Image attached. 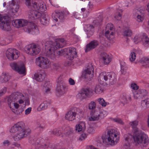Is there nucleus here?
<instances>
[{
    "label": "nucleus",
    "mask_w": 149,
    "mask_h": 149,
    "mask_svg": "<svg viewBox=\"0 0 149 149\" xmlns=\"http://www.w3.org/2000/svg\"><path fill=\"white\" fill-rule=\"evenodd\" d=\"M107 136L103 134L101 137L97 139V143L99 144L114 146L118 142L119 139V133L115 129H109L107 131Z\"/></svg>",
    "instance_id": "1"
},
{
    "label": "nucleus",
    "mask_w": 149,
    "mask_h": 149,
    "mask_svg": "<svg viewBox=\"0 0 149 149\" xmlns=\"http://www.w3.org/2000/svg\"><path fill=\"white\" fill-rule=\"evenodd\" d=\"M25 125L22 122H18L13 126L10 130V132L12 133L16 132V134L14 137L15 141L19 140L26 137L28 133L31 132L29 129L26 130Z\"/></svg>",
    "instance_id": "2"
},
{
    "label": "nucleus",
    "mask_w": 149,
    "mask_h": 149,
    "mask_svg": "<svg viewBox=\"0 0 149 149\" xmlns=\"http://www.w3.org/2000/svg\"><path fill=\"white\" fill-rule=\"evenodd\" d=\"M45 46L47 50V55H54L55 50L60 48L63 47L66 45V42L64 39L58 38L56 40L55 42L53 43L52 41L48 42Z\"/></svg>",
    "instance_id": "3"
},
{
    "label": "nucleus",
    "mask_w": 149,
    "mask_h": 149,
    "mask_svg": "<svg viewBox=\"0 0 149 149\" xmlns=\"http://www.w3.org/2000/svg\"><path fill=\"white\" fill-rule=\"evenodd\" d=\"M133 139L134 143L137 146L142 145L143 146H146L148 144V136L140 132L137 130L134 133Z\"/></svg>",
    "instance_id": "4"
},
{
    "label": "nucleus",
    "mask_w": 149,
    "mask_h": 149,
    "mask_svg": "<svg viewBox=\"0 0 149 149\" xmlns=\"http://www.w3.org/2000/svg\"><path fill=\"white\" fill-rule=\"evenodd\" d=\"M41 50L40 46L34 43L27 45L25 48L26 53L31 56H35L38 55L40 52Z\"/></svg>",
    "instance_id": "5"
},
{
    "label": "nucleus",
    "mask_w": 149,
    "mask_h": 149,
    "mask_svg": "<svg viewBox=\"0 0 149 149\" xmlns=\"http://www.w3.org/2000/svg\"><path fill=\"white\" fill-rule=\"evenodd\" d=\"M59 55H66L69 59L73 60L74 57H75L77 55V52L76 49L74 48H69L61 49L58 52Z\"/></svg>",
    "instance_id": "6"
},
{
    "label": "nucleus",
    "mask_w": 149,
    "mask_h": 149,
    "mask_svg": "<svg viewBox=\"0 0 149 149\" xmlns=\"http://www.w3.org/2000/svg\"><path fill=\"white\" fill-rule=\"evenodd\" d=\"M36 63L40 67L44 69L49 68L51 66V62L47 58L42 56L37 58Z\"/></svg>",
    "instance_id": "7"
},
{
    "label": "nucleus",
    "mask_w": 149,
    "mask_h": 149,
    "mask_svg": "<svg viewBox=\"0 0 149 149\" xmlns=\"http://www.w3.org/2000/svg\"><path fill=\"white\" fill-rule=\"evenodd\" d=\"M105 35L107 38L112 40L115 37V29L114 26L111 23L108 24L106 27Z\"/></svg>",
    "instance_id": "8"
},
{
    "label": "nucleus",
    "mask_w": 149,
    "mask_h": 149,
    "mask_svg": "<svg viewBox=\"0 0 149 149\" xmlns=\"http://www.w3.org/2000/svg\"><path fill=\"white\" fill-rule=\"evenodd\" d=\"M20 55V52L16 49L9 48L6 52V55L10 60L12 61L17 59Z\"/></svg>",
    "instance_id": "9"
},
{
    "label": "nucleus",
    "mask_w": 149,
    "mask_h": 149,
    "mask_svg": "<svg viewBox=\"0 0 149 149\" xmlns=\"http://www.w3.org/2000/svg\"><path fill=\"white\" fill-rule=\"evenodd\" d=\"M94 76V68L93 65L90 64L87 66V69L83 72L82 77L84 79L90 80Z\"/></svg>",
    "instance_id": "10"
},
{
    "label": "nucleus",
    "mask_w": 149,
    "mask_h": 149,
    "mask_svg": "<svg viewBox=\"0 0 149 149\" xmlns=\"http://www.w3.org/2000/svg\"><path fill=\"white\" fill-rule=\"evenodd\" d=\"M31 6L35 10L42 12L45 11L46 9V5L42 1H32Z\"/></svg>",
    "instance_id": "11"
},
{
    "label": "nucleus",
    "mask_w": 149,
    "mask_h": 149,
    "mask_svg": "<svg viewBox=\"0 0 149 149\" xmlns=\"http://www.w3.org/2000/svg\"><path fill=\"white\" fill-rule=\"evenodd\" d=\"M11 66L13 69L18 72L19 74L24 75L26 74V68L25 65L23 63L17 65L16 63H13L11 64Z\"/></svg>",
    "instance_id": "12"
},
{
    "label": "nucleus",
    "mask_w": 149,
    "mask_h": 149,
    "mask_svg": "<svg viewBox=\"0 0 149 149\" xmlns=\"http://www.w3.org/2000/svg\"><path fill=\"white\" fill-rule=\"evenodd\" d=\"M112 78V73L106 72H101L98 77V81L100 84H103L104 83L108 80L111 81L113 79Z\"/></svg>",
    "instance_id": "13"
},
{
    "label": "nucleus",
    "mask_w": 149,
    "mask_h": 149,
    "mask_svg": "<svg viewBox=\"0 0 149 149\" xmlns=\"http://www.w3.org/2000/svg\"><path fill=\"white\" fill-rule=\"evenodd\" d=\"M10 22L8 17H6L4 20L0 21V27L4 30L8 31L10 29Z\"/></svg>",
    "instance_id": "14"
},
{
    "label": "nucleus",
    "mask_w": 149,
    "mask_h": 149,
    "mask_svg": "<svg viewBox=\"0 0 149 149\" xmlns=\"http://www.w3.org/2000/svg\"><path fill=\"white\" fill-rule=\"evenodd\" d=\"M99 45V42L97 40H94L91 42L86 46L85 50L86 52H88L95 48Z\"/></svg>",
    "instance_id": "15"
},
{
    "label": "nucleus",
    "mask_w": 149,
    "mask_h": 149,
    "mask_svg": "<svg viewBox=\"0 0 149 149\" xmlns=\"http://www.w3.org/2000/svg\"><path fill=\"white\" fill-rule=\"evenodd\" d=\"M76 115L77 113L72 109L67 113L66 114L65 118L66 120L72 121L75 119Z\"/></svg>",
    "instance_id": "16"
},
{
    "label": "nucleus",
    "mask_w": 149,
    "mask_h": 149,
    "mask_svg": "<svg viewBox=\"0 0 149 149\" xmlns=\"http://www.w3.org/2000/svg\"><path fill=\"white\" fill-rule=\"evenodd\" d=\"M27 23V21L24 19H17L13 22V25L16 27L19 28L25 26Z\"/></svg>",
    "instance_id": "17"
},
{
    "label": "nucleus",
    "mask_w": 149,
    "mask_h": 149,
    "mask_svg": "<svg viewBox=\"0 0 149 149\" xmlns=\"http://www.w3.org/2000/svg\"><path fill=\"white\" fill-rule=\"evenodd\" d=\"M101 60L105 65L109 64L111 62V58L110 56L105 53H103L101 54Z\"/></svg>",
    "instance_id": "18"
},
{
    "label": "nucleus",
    "mask_w": 149,
    "mask_h": 149,
    "mask_svg": "<svg viewBox=\"0 0 149 149\" xmlns=\"http://www.w3.org/2000/svg\"><path fill=\"white\" fill-rule=\"evenodd\" d=\"M91 93V91L88 88H84L82 90L81 93L79 94L81 98L83 99L87 97H89Z\"/></svg>",
    "instance_id": "19"
},
{
    "label": "nucleus",
    "mask_w": 149,
    "mask_h": 149,
    "mask_svg": "<svg viewBox=\"0 0 149 149\" xmlns=\"http://www.w3.org/2000/svg\"><path fill=\"white\" fill-rule=\"evenodd\" d=\"M28 14L29 17L31 19H36L39 17L41 13L37 10H31L29 11Z\"/></svg>",
    "instance_id": "20"
},
{
    "label": "nucleus",
    "mask_w": 149,
    "mask_h": 149,
    "mask_svg": "<svg viewBox=\"0 0 149 149\" xmlns=\"http://www.w3.org/2000/svg\"><path fill=\"white\" fill-rule=\"evenodd\" d=\"M131 97L126 94H124L121 96L120 102L123 105L127 104L129 101H131Z\"/></svg>",
    "instance_id": "21"
},
{
    "label": "nucleus",
    "mask_w": 149,
    "mask_h": 149,
    "mask_svg": "<svg viewBox=\"0 0 149 149\" xmlns=\"http://www.w3.org/2000/svg\"><path fill=\"white\" fill-rule=\"evenodd\" d=\"M46 76V74L44 71H40L34 75L36 79L38 81H42L43 80Z\"/></svg>",
    "instance_id": "22"
},
{
    "label": "nucleus",
    "mask_w": 149,
    "mask_h": 149,
    "mask_svg": "<svg viewBox=\"0 0 149 149\" xmlns=\"http://www.w3.org/2000/svg\"><path fill=\"white\" fill-rule=\"evenodd\" d=\"M66 87L63 83H58L56 91L60 94L64 93L65 91Z\"/></svg>",
    "instance_id": "23"
},
{
    "label": "nucleus",
    "mask_w": 149,
    "mask_h": 149,
    "mask_svg": "<svg viewBox=\"0 0 149 149\" xmlns=\"http://www.w3.org/2000/svg\"><path fill=\"white\" fill-rule=\"evenodd\" d=\"M101 115L100 113L94 111L91 114V116L89 118V120L91 121H95L98 120L100 118Z\"/></svg>",
    "instance_id": "24"
},
{
    "label": "nucleus",
    "mask_w": 149,
    "mask_h": 149,
    "mask_svg": "<svg viewBox=\"0 0 149 149\" xmlns=\"http://www.w3.org/2000/svg\"><path fill=\"white\" fill-rule=\"evenodd\" d=\"M27 29L26 31L30 33L32 31L36 29V25L33 22H27Z\"/></svg>",
    "instance_id": "25"
},
{
    "label": "nucleus",
    "mask_w": 149,
    "mask_h": 149,
    "mask_svg": "<svg viewBox=\"0 0 149 149\" xmlns=\"http://www.w3.org/2000/svg\"><path fill=\"white\" fill-rule=\"evenodd\" d=\"M94 28L93 25L90 24H88L85 26V28L87 31H88L87 35L89 37H90L93 34V32L92 29H93Z\"/></svg>",
    "instance_id": "26"
},
{
    "label": "nucleus",
    "mask_w": 149,
    "mask_h": 149,
    "mask_svg": "<svg viewBox=\"0 0 149 149\" xmlns=\"http://www.w3.org/2000/svg\"><path fill=\"white\" fill-rule=\"evenodd\" d=\"M144 14L143 13L139 12L136 14L134 18L139 22H142L144 19Z\"/></svg>",
    "instance_id": "27"
},
{
    "label": "nucleus",
    "mask_w": 149,
    "mask_h": 149,
    "mask_svg": "<svg viewBox=\"0 0 149 149\" xmlns=\"http://www.w3.org/2000/svg\"><path fill=\"white\" fill-rule=\"evenodd\" d=\"M49 104L47 102L45 101L43 103H41L40 106L37 108L38 111H40L47 109V106Z\"/></svg>",
    "instance_id": "28"
},
{
    "label": "nucleus",
    "mask_w": 149,
    "mask_h": 149,
    "mask_svg": "<svg viewBox=\"0 0 149 149\" xmlns=\"http://www.w3.org/2000/svg\"><path fill=\"white\" fill-rule=\"evenodd\" d=\"M63 129L61 128L54 130L52 133L54 135L58 136L61 135L62 136H63Z\"/></svg>",
    "instance_id": "29"
},
{
    "label": "nucleus",
    "mask_w": 149,
    "mask_h": 149,
    "mask_svg": "<svg viewBox=\"0 0 149 149\" xmlns=\"http://www.w3.org/2000/svg\"><path fill=\"white\" fill-rule=\"evenodd\" d=\"M85 127V123L84 122H81L76 126V130L78 132L81 131L83 129H84Z\"/></svg>",
    "instance_id": "30"
},
{
    "label": "nucleus",
    "mask_w": 149,
    "mask_h": 149,
    "mask_svg": "<svg viewBox=\"0 0 149 149\" xmlns=\"http://www.w3.org/2000/svg\"><path fill=\"white\" fill-rule=\"evenodd\" d=\"M48 18L47 15H42L40 19V22L43 25H47L48 22Z\"/></svg>",
    "instance_id": "31"
},
{
    "label": "nucleus",
    "mask_w": 149,
    "mask_h": 149,
    "mask_svg": "<svg viewBox=\"0 0 149 149\" xmlns=\"http://www.w3.org/2000/svg\"><path fill=\"white\" fill-rule=\"evenodd\" d=\"M143 91L141 90H139L135 91L134 94V98L137 99L141 96L142 95V92Z\"/></svg>",
    "instance_id": "32"
},
{
    "label": "nucleus",
    "mask_w": 149,
    "mask_h": 149,
    "mask_svg": "<svg viewBox=\"0 0 149 149\" xmlns=\"http://www.w3.org/2000/svg\"><path fill=\"white\" fill-rule=\"evenodd\" d=\"M103 91L104 90L102 86L97 85L96 86L95 91L96 93L100 94L103 92Z\"/></svg>",
    "instance_id": "33"
},
{
    "label": "nucleus",
    "mask_w": 149,
    "mask_h": 149,
    "mask_svg": "<svg viewBox=\"0 0 149 149\" xmlns=\"http://www.w3.org/2000/svg\"><path fill=\"white\" fill-rule=\"evenodd\" d=\"M141 41L145 44H149V39L145 34L141 36Z\"/></svg>",
    "instance_id": "34"
},
{
    "label": "nucleus",
    "mask_w": 149,
    "mask_h": 149,
    "mask_svg": "<svg viewBox=\"0 0 149 149\" xmlns=\"http://www.w3.org/2000/svg\"><path fill=\"white\" fill-rule=\"evenodd\" d=\"M122 11L121 10H117L115 15V18L117 20H120L121 19Z\"/></svg>",
    "instance_id": "35"
},
{
    "label": "nucleus",
    "mask_w": 149,
    "mask_h": 149,
    "mask_svg": "<svg viewBox=\"0 0 149 149\" xmlns=\"http://www.w3.org/2000/svg\"><path fill=\"white\" fill-rule=\"evenodd\" d=\"M10 42L9 40L7 38H0V44L1 45H6Z\"/></svg>",
    "instance_id": "36"
},
{
    "label": "nucleus",
    "mask_w": 149,
    "mask_h": 149,
    "mask_svg": "<svg viewBox=\"0 0 149 149\" xmlns=\"http://www.w3.org/2000/svg\"><path fill=\"white\" fill-rule=\"evenodd\" d=\"M96 104L94 101L91 102L88 104V109L90 110H93L96 107Z\"/></svg>",
    "instance_id": "37"
},
{
    "label": "nucleus",
    "mask_w": 149,
    "mask_h": 149,
    "mask_svg": "<svg viewBox=\"0 0 149 149\" xmlns=\"http://www.w3.org/2000/svg\"><path fill=\"white\" fill-rule=\"evenodd\" d=\"M63 136L64 135L65 136H69L72 133L71 131L68 127L65 128L64 129H63Z\"/></svg>",
    "instance_id": "38"
},
{
    "label": "nucleus",
    "mask_w": 149,
    "mask_h": 149,
    "mask_svg": "<svg viewBox=\"0 0 149 149\" xmlns=\"http://www.w3.org/2000/svg\"><path fill=\"white\" fill-rule=\"evenodd\" d=\"M69 14V13L68 11H63V12L59 13L60 16H59V18L60 19H62Z\"/></svg>",
    "instance_id": "39"
},
{
    "label": "nucleus",
    "mask_w": 149,
    "mask_h": 149,
    "mask_svg": "<svg viewBox=\"0 0 149 149\" xmlns=\"http://www.w3.org/2000/svg\"><path fill=\"white\" fill-rule=\"evenodd\" d=\"M138 122L136 121H134L130 122V125L132 126L133 128H135V131H136V130L137 129L136 128V127L138 125Z\"/></svg>",
    "instance_id": "40"
},
{
    "label": "nucleus",
    "mask_w": 149,
    "mask_h": 149,
    "mask_svg": "<svg viewBox=\"0 0 149 149\" xmlns=\"http://www.w3.org/2000/svg\"><path fill=\"white\" fill-rule=\"evenodd\" d=\"M1 77L3 78V79L5 82L8 81L10 78L9 76L5 73H2Z\"/></svg>",
    "instance_id": "41"
},
{
    "label": "nucleus",
    "mask_w": 149,
    "mask_h": 149,
    "mask_svg": "<svg viewBox=\"0 0 149 149\" xmlns=\"http://www.w3.org/2000/svg\"><path fill=\"white\" fill-rule=\"evenodd\" d=\"M134 40L135 43H138L141 41V36H136L134 37Z\"/></svg>",
    "instance_id": "42"
},
{
    "label": "nucleus",
    "mask_w": 149,
    "mask_h": 149,
    "mask_svg": "<svg viewBox=\"0 0 149 149\" xmlns=\"http://www.w3.org/2000/svg\"><path fill=\"white\" fill-rule=\"evenodd\" d=\"M13 95H11L10 97H9L8 99V103L10 109H11L12 106L13 105L14 102L15 101L12 100L11 98L13 97Z\"/></svg>",
    "instance_id": "43"
},
{
    "label": "nucleus",
    "mask_w": 149,
    "mask_h": 149,
    "mask_svg": "<svg viewBox=\"0 0 149 149\" xmlns=\"http://www.w3.org/2000/svg\"><path fill=\"white\" fill-rule=\"evenodd\" d=\"M98 101L99 104L103 107H105L107 105L106 102L103 98H99L98 99Z\"/></svg>",
    "instance_id": "44"
},
{
    "label": "nucleus",
    "mask_w": 149,
    "mask_h": 149,
    "mask_svg": "<svg viewBox=\"0 0 149 149\" xmlns=\"http://www.w3.org/2000/svg\"><path fill=\"white\" fill-rule=\"evenodd\" d=\"M136 54L134 52H132L130 54V61L132 62L134 61L136 59Z\"/></svg>",
    "instance_id": "45"
},
{
    "label": "nucleus",
    "mask_w": 149,
    "mask_h": 149,
    "mask_svg": "<svg viewBox=\"0 0 149 149\" xmlns=\"http://www.w3.org/2000/svg\"><path fill=\"white\" fill-rule=\"evenodd\" d=\"M132 34V31L130 29L126 30L123 33V35L126 36H131Z\"/></svg>",
    "instance_id": "46"
},
{
    "label": "nucleus",
    "mask_w": 149,
    "mask_h": 149,
    "mask_svg": "<svg viewBox=\"0 0 149 149\" xmlns=\"http://www.w3.org/2000/svg\"><path fill=\"white\" fill-rule=\"evenodd\" d=\"M131 136H132L130 134H129V136H128V137H125V141L127 142V144L125 145V146H126L127 147H128L129 146L130 144L128 142L129 141V140H130V138Z\"/></svg>",
    "instance_id": "47"
},
{
    "label": "nucleus",
    "mask_w": 149,
    "mask_h": 149,
    "mask_svg": "<svg viewBox=\"0 0 149 149\" xmlns=\"http://www.w3.org/2000/svg\"><path fill=\"white\" fill-rule=\"evenodd\" d=\"M142 62L146 63H149V56L148 57H143L142 59Z\"/></svg>",
    "instance_id": "48"
},
{
    "label": "nucleus",
    "mask_w": 149,
    "mask_h": 149,
    "mask_svg": "<svg viewBox=\"0 0 149 149\" xmlns=\"http://www.w3.org/2000/svg\"><path fill=\"white\" fill-rule=\"evenodd\" d=\"M142 103L145 104L147 107H149V98L143 101Z\"/></svg>",
    "instance_id": "49"
},
{
    "label": "nucleus",
    "mask_w": 149,
    "mask_h": 149,
    "mask_svg": "<svg viewBox=\"0 0 149 149\" xmlns=\"http://www.w3.org/2000/svg\"><path fill=\"white\" fill-rule=\"evenodd\" d=\"M113 120L115 122L122 125L124 123L122 120L120 118H115L113 119Z\"/></svg>",
    "instance_id": "50"
},
{
    "label": "nucleus",
    "mask_w": 149,
    "mask_h": 149,
    "mask_svg": "<svg viewBox=\"0 0 149 149\" xmlns=\"http://www.w3.org/2000/svg\"><path fill=\"white\" fill-rule=\"evenodd\" d=\"M131 87L132 89L137 90L139 88V86L135 83H132L131 85Z\"/></svg>",
    "instance_id": "51"
},
{
    "label": "nucleus",
    "mask_w": 149,
    "mask_h": 149,
    "mask_svg": "<svg viewBox=\"0 0 149 149\" xmlns=\"http://www.w3.org/2000/svg\"><path fill=\"white\" fill-rule=\"evenodd\" d=\"M86 135L84 133H82L79 139L81 140H84L86 137Z\"/></svg>",
    "instance_id": "52"
},
{
    "label": "nucleus",
    "mask_w": 149,
    "mask_h": 149,
    "mask_svg": "<svg viewBox=\"0 0 149 149\" xmlns=\"http://www.w3.org/2000/svg\"><path fill=\"white\" fill-rule=\"evenodd\" d=\"M74 111L77 113V114L79 113H81L82 112V111L79 108H75L73 109Z\"/></svg>",
    "instance_id": "53"
},
{
    "label": "nucleus",
    "mask_w": 149,
    "mask_h": 149,
    "mask_svg": "<svg viewBox=\"0 0 149 149\" xmlns=\"http://www.w3.org/2000/svg\"><path fill=\"white\" fill-rule=\"evenodd\" d=\"M6 91V88H4L2 90L0 91V96L4 94Z\"/></svg>",
    "instance_id": "54"
},
{
    "label": "nucleus",
    "mask_w": 149,
    "mask_h": 149,
    "mask_svg": "<svg viewBox=\"0 0 149 149\" xmlns=\"http://www.w3.org/2000/svg\"><path fill=\"white\" fill-rule=\"evenodd\" d=\"M31 107L28 108L25 111V113L26 115L29 114L31 112Z\"/></svg>",
    "instance_id": "55"
},
{
    "label": "nucleus",
    "mask_w": 149,
    "mask_h": 149,
    "mask_svg": "<svg viewBox=\"0 0 149 149\" xmlns=\"http://www.w3.org/2000/svg\"><path fill=\"white\" fill-rule=\"evenodd\" d=\"M44 91H45L46 93H48L50 92V89L49 88H47L46 87H44L43 89Z\"/></svg>",
    "instance_id": "56"
},
{
    "label": "nucleus",
    "mask_w": 149,
    "mask_h": 149,
    "mask_svg": "<svg viewBox=\"0 0 149 149\" xmlns=\"http://www.w3.org/2000/svg\"><path fill=\"white\" fill-rule=\"evenodd\" d=\"M70 84L71 85H74L75 84V82L74 80L71 78H70L69 80Z\"/></svg>",
    "instance_id": "57"
},
{
    "label": "nucleus",
    "mask_w": 149,
    "mask_h": 149,
    "mask_svg": "<svg viewBox=\"0 0 149 149\" xmlns=\"http://www.w3.org/2000/svg\"><path fill=\"white\" fill-rule=\"evenodd\" d=\"M94 130L92 127H90L88 130V132L90 133H92L94 132Z\"/></svg>",
    "instance_id": "58"
},
{
    "label": "nucleus",
    "mask_w": 149,
    "mask_h": 149,
    "mask_svg": "<svg viewBox=\"0 0 149 149\" xmlns=\"http://www.w3.org/2000/svg\"><path fill=\"white\" fill-rule=\"evenodd\" d=\"M25 3L26 5L28 6H31V0H25Z\"/></svg>",
    "instance_id": "59"
},
{
    "label": "nucleus",
    "mask_w": 149,
    "mask_h": 149,
    "mask_svg": "<svg viewBox=\"0 0 149 149\" xmlns=\"http://www.w3.org/2000/svg\"><path fill=\"white\" fill-rule=\"evenodd\" d=\"M6 17H8L7 16H4L0 14V21L4 20V18Z\"/></svg>",
    "instance_id": "60"
},
{
    "label": "nucleus",
    "mask_w": 149,
    "mask_h": 149,
    "mask_svg": "<svg viewBox=\"0 0 149 149\" xmlns=\"http://www.w3.org/2000/svg\"><path fill=\"white\" fill-rule=\"evenodd\" d=\"M3 144L4 146H8L10 144L8 140L5 141L3 142Z\"/></svg>",
    "instance_id": "61"
},
{
    "label": "nucleus",
    "mask_w": 149,
    "mask_h": 149,
    "mask_svg": "<svg viewBox=\"0 0 149 149\" xmlns=\"http://www.w3.org/2000/svg\"><path fill=\"white\" fill-rule=\"evenodd\" d=\"M13 105L15 107L16 109L18 108H19V105L17 103H14L13 104Z\"/></svg>",
    "instance_id": "62"
},
{
    "label": "nucleus",
    "mask_w": 149,
    "mask_h": 149,
    "mask_svg": "<svg viewBox=\"0 0 149 149\" xmlns=\"http://www.w3.org/2000/svg\"><path fill=\"white\" fill-rule=\"evenodd\" d=\"M56 15V16H57V17H58V14H56V13H53L52 14V17H54V16L55 15Z\"/></svg>",
    "instance_id": "63"
},
{
    "label": "nucleus",
    "mask_w": 149,
    "mask_h": 149,
    "mask_svg": "<svg viewBox=\"0 0 149 149\" xmlns=\"http://www.w3.org/2000/svg\"><path fill=\"white\" fill-rule=\"evenodd\" d=\"M19 104H22L24 103V101L22 100L21 99L19 100Z\"/></svg>",
    "instance_id": "64"
}]
</instances>
